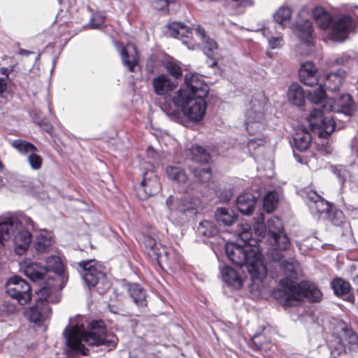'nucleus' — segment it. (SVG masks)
<instances>
[{
    "mask_svg": "<svg viewBox=\"0 0 358 358\" xmlns=\"http://www.w3.org/2000/svg\"><path fill=\"white\" fill-rule=\"evenodd\" d=\"M209 92L208 85L201 76L188 73L185 75V84L177 90L172 96L173 104L182 113L172 110L166 105L162 110L174 120H182L185 117L193 123L201 122L206 113V98Z\"/></svg>",
    "mask_w": 358,
    "mask_h": 358,
    "instance_id": "nucleus-1",
    "label": "nucleus"
},
{
    "mask_svg": "<svg viewBox=\"0 0 358 358\" xmlns=\"http://www.w3.org/2000/svg\"><path fill=\"white\" fill-rule=\"evenodd\" d=\"M238 236L244 242V245L227 243L225 246L227 255L233 264L240 266H246L252 285L256 287L257 289H259L266 275V268L259 248L250 243H248L252 237L250 226H243L241 231L238 233Z\"/></svg>",
    "mask_w": 358,
    "mask_h": 358,
    "instance_id": "nucleus-2",
    "label": "nucleus"
},
{
    "mask_svg": "<svg viewBox=\"0 0 358 358\" xmlns=\"http://www.w3.org/2000/svg\"><path fill=\"white\" fill-rule=\"evenodd\" d=\"M66 343L76 354L86 355L88 349L84 343L90 345H104L108 350L114 348L117 338L112 333L106 332L103 322L93 321L86 329L83 324L71 323L64 332Z\"/></svg>",
    "mask_w": 358,
    "mask_h": 358,
    "instance_id": "nucleus-3",
    "label": "nucleus"
},
{
    "mask_svg": "<svg viewBox=\"0 0 358 358\" xmlns=\"http://www.w3.org/2000/svg\"><path fill=\"white\" fill-rule=\"evenodd\" d=\"M298 266L297 262L294 259H291L289 262H282L280 264V269L284 275L280 279V284L284 289L281 302L285 306H295L303 296L313 302H317L322 298V294L320 290L314 284L306 281H303L299 284L295 283Z\"/></svg>",
    "mask_w": 358,
    "mask_h": 358,
    "instance_id": "nucleus-4",
    "label": "nucleus"
},
{
    "mask_svg": "<svg viewBox=\"0 0 358 358\" xmlns=\"http://www.w3.org/2000/svg\"><path fill=\"white\" fill-rule=\"evenodd\" d=\"M34 229L33 220L25 215H5L0 216V245L9 240L13 233L16 231L13 238L15 250L18 255L27 250L31 241L29 229Z\"/></svg>",
    "mask_w": 358,
    "mask_h": 358,
    "instance_id": "nucleus-5",
    "label": "nucleus"
},
{
    "mask_svg": "<svg viewBox=\"0 0 358 358\" xmlns=\"http://www.w3.org/2000/svg\"><path fill=\"white\" fill-rule=\"evenodd\" d=\"M313 16L321 29H329V38L334 41H343L355 28L351 16L343 15L332 20L329 13L320 6L313 9Z\"/></svg>",
    "mask_w": 358,
    "mask_h": 358,
    "instance_id": "nucleus-6",
    "label": "nucleus"
},
{
    "mask_svg": "<svg viewBox=\"0 0 358 358\" xmlns=\"http://www.w3.org/2000/svg\"><path fill=\"white\" fill-rule=\"evenodd\" d=\"M267 238L270 245L268 256L273 261L279 262H289L284 260L285 253L288 250L290 241L285 232L283 223L278 217L272 216L266 221Z\"/></svg>",
    "mask_w": 358,
    "mask_h": 358,
    "instance_id": "nucleus-7",
    "label": "nucleus"
},
{
    "mask_svg": "<svg viewBox=\"0 0 358 358\" xmlns=\"http://www.w3.org/2000/svg\"><path fill=\"white\" fill-rule=\"evenodd\" d=\"M322 107L323 110L319 108L312 110L308 121L313 131L317 133L321 138H327L334 132L336 123L331 116L326 115L327 111L323 105Z\"/></svg>",
    "mask_w": 358,
    "mask_h": 358,
    "instance_id": "nucleus-8",
    "label": "nucleus"
},
{
    "mask_svg": "<svg viewBox=\"0 0 358 358\" xmlns=\"http://www.w3.org/2000/svg\"><path fill=\"white\" fill-rule=\"evenodd\" d=\"M65 284L66 282L57 281L55 278H52L51 275H48L47 280L36 292V301L41 305L59 302L61 298L59 290Z\"/></svg>",
    "mask_w": 358,
    "mask_h": 358,
    "instance_id": "nucleus-9",
    "label": "nucleus"
},
{
    "mask_svg": "<svg viewBox=\"0 0 358 358\" xmlns=\"http://www.w3.org/2000/svg\"><path fill=\"white\" fill-rule=\"evenodd\" d=\"M6 291L10 297L16 299L21 305L28 303L31 299L30 285L18 276H13L8 280Z\"/></svg>",
    "mask_w": 358,
    "mask_h": 358,
    "instance_id": "nucleus-10",
    "label": "nucleus"
},
{
    "mask_svg": "<svg viewBox=\"0 0 358 358\" xmlns=\"http://www.w3.org/2000/svg\"><path fill=\"white\" fill-rule=\"evenodd\" d=\"M293 31L300 40L296 48V52L300 55H308L314 45L312 23L309 20L297 22Z\"/></svg>",
    "mask_w": 358,
    "mask_h": 358,
    "instance_id": "nucleus-11",
    "label": "nucleus"
},
{
    "mask_svg": "<svg viewBox=\"0 0 358 358\" xmlns=\"http://www.w3.org/2000/svg\"><path fill=\"white\" fill-rule=\"evenodd\" d=\"M80 267L83 268V278L85 283L89 287H94L99 282L103 284L104 288L108 289L109 283L105 282V275L103 272L102 266L94 260L82 262L79 263Z\"/></svg>",
    "mask_w": 358,
    "mask_h": 358,
    "instance_id": "nucleus-12",
    "label": "nucleus"
},
{
    "mask_svg": "<svg viewBox=\"0 0 358 358\" xmlns=\"http://www.w3.org/2000/svg\"><path fill=\"white\" fill-rule=\"evenodd\" d=\"M259 104L253 106L246 113L245 125L250 133H255L263 129L264 120V98L259 96Z\"/></svg>",
    "mask_w": 358,
    "mask_h": 358,
    "instance_id": "nucleus-13",
    "label": "nucleus"
},
{
    "mask_svg": "<svg viewBox=\"0 0 358 358\" xmlns=\"http://www.w3.org/2000/svg\"><path fill=\"white\" fill-rule=\"evenodd\" d=\"M323 107L327 111L341 113L348 116L352 115L356 109L355 101L348 94L341 95L337 101L331 98L327 99Z\"/></svg>",
    "mask_w": 358,
    "mask_h": 358,
    "instance_id": "nucleus-14",
    "label": "nucleus"
},
{
    "mask_svg": "<svg viewBox=\"0 0 358 358\" xmlns=\"http://www.w3.org/2000/svg\"><path fill=\"white\" fill-rule=\"evenodd\" d=\"M306 202L311 213L319 218L328 217V212L331 210V204L315 191L307 192Z\"/></svg>",
    "mask_w": 358,
    "mask_h": 358,
    "instance_id": "nucleus-15",
    "label": "nucleus"
},
{
    "mask_svg": "<svg viewBox=\"0 0 358 358\" xmlns=\"http://www.w3.org/2000/svg\"><path fill=\"white\" fill-rule=\"evenodd\" d=\"M159 189L160 184L157 176L152 171L145 172L138 188L137 194L141 199L145 200L157 194Z\"/></svg>",
    "mask_w": 358,
    "mask_h": 358,
    "instance_id": "nucleus-16",
    "label": "nucleus"
},
{
    "mask_svg": "<svg viewBox=\"0 0 358 358\" xmlns=\"http://www.w3.org/2000/svg\"><path fill=\"white\" fill-rule=\"evenodd\" d=\"M117 48L120 51L124 66L130 71H135L139 60L135 45L128 44L126 47H121L117 44Z\"/></svg>",
    "mask_w": 358,
    "mask_h": 358,
    "instance_id": "nucleus-17",
    "label": "nucleus"
},
{
    "mask_svg": "<svg viewBox=\"0 0 358 358\" xmlns=\"http://www.w3.org/2000/svg\"><path fill=\"white\" fill-rule=\"evenodd\" d=\"M50 313L51 309L48 305H41L37 302L36 305L30 308L26 314L30 322L40 326L45 324Z\"/></svg>",
    "mask_w": 358,
    "mask_h": 358,
    "instance_id": "nucleus-18",
    "label": "nucleus"
},
{
    "mask_svg": "<svg viewBox=\"0 0 358 358\" xmlns=\"http://www.w3.org/2000/svg\"><path fill=\"white\" fill-rule=\"evenodd\" d=\"M20 269L32 281H38L43 278L45 274L48 275L47 269L45 266H42L36 262H31L27 259L20 263Z\"/></svg>",
    "mask_w": 358,
    "mask_h": 358,
    "instance_id": "nucleus-19",
    "label": "nucleus"
},
{
    "mask_svg": "<svg viewBox=\"0 0 358 358\" xmlns=\"http://www.w3.org/2000/svg\"><path fill=\"white\" fill-rule=\"evenodd\" d=\"M166 203L170 211L185 213L189 210L196 208L199 203V201L197 199L179 200L173 196H169L166 199Z\"/></svg>",
    "mask_w": 358,
    "mask_h": 358,
    "instance_id": "nucleus-20",
    "label": "nucleus"
},
{
    "mask_svg": "<svg viewBox=\"0 0 358 358\" xmlns=\"http://www.w3.org/2000/svg\"><path fill=\"white\" fill-rule=\"evenodd\" d=\"M45 262L48 276L51 275L52 278H55L57 281L66 282L68 278L63 273V264L60 258L56 255H51L46 259Z\"/></svg>",
    "mask_w": 358,
    "mask_h": 358,
    "instance_id": "nucleus-21",
    "label": "nucleus"
},
{
    "mask_svg": "<svg viewBox=\"0 0 358 358\" xmlns=\"http://www.w3.org/2000/svg\"><path fill=\"white\" fill-rule=\"evenodd\" d=\"M299 76L301 82L311 86L317 81V69L313 62H306L301 65Z\"/></svg>",
    "mask_w": 358,
    "mask_h": 358,
    "instance_id": "nucleus-22",
    "label": "nucleus"
},
{
    "mask_svg": "<svg viewBox=\"0 0 358 358\" xmlns=\"http://www.w3.org/2000/svg\"><path fill=\"white\" fill-rule=\"evenodd\" d=\"M152 85L155 94L159 96L167 95L177 86L174 82L163 74L153 78Z\"/></svg>",
    "mask_w": 358,
    "mask_h": 358,
    "instance_id": "nucleus-23",
    "label": "nucleus"
},
{
    "mask_svg": "<svg viewBox=\"0 0 358 358\" xmlns=\"http://www.w3.org/2000/svg\"><path fill=\"white\" fill-rule=\"evenodd\" d=\"M222 276L223 280L230 287L239 289L243 284V278L235 269L224 266L222 269Z\"/></svg>",
    "mask_w": 358,
    "mask_h": 358,
    "instance_id": "nucleus-24",
    "label": "nucleus"
},
{
    "mask_svg": "<svg viewBox=\"0 0 358 358\" xmlns=\"http://www.w3.org/2000/svg\"><path fill=\"white\" fill-rule=\"evenodd\" d=\"M255 197L251 194L246 193L241 194L237 197L236 206L243 215H251L255 210Z\"/></svg>",
    "mask_w": 358,
    "mask_h": 358,
    "instance_id": "nucleus-25",
    "label": "nucleus"
},
{
    "mask_svg": "<svg viewBox=\"0 0 358 358\" xmlns=\"http://www.w3.org/2000/svg\"><path fill=\"white\" fill-rule=\"evenodd\" d=\"M167 178L176 183L185 184L188 180V176L183 168L178 164H171L166 168Z\"/></svg>",
    "mask_w": 358,
    "mask_h": 358,
    "instance_id": "nucleus-26",
    "label": "nucleus"
},
{
    "mask_svg": "<svg viewBox=\"0 0 358 358\" xmlns=\"http://www.w3.org/2000/svg\"><path fill=\"white\" fill-rule=\"evenodd\" d=\"M144 244L146 253L151 257L157 260L162 257L163 253L166 255V252L162 245L158 243L156 240L151 236H145Z\"/></svg>",
    "mask_w": 358,
    "mask_h": 358,
    "instance_id": "nucleus-27",
    "label": "nucleus"
},
{
    "mask_svg": "<svg viewBox=\"0 0 358 358\" xmlns=\"http://www.w3.org/2000/svg\"><path fill=\"white\" fill-rule=\"evenodd\" d=\"M346 73L343 70H338L334 73H329L325 79L324 85L331 91H336L340 89L344 83Z\"/></svg>",
    "mask_w": 358,
    "mask_h": 358,
    "instance_id": "nucleus-28",
    "label": "nucleus"
},
{
    "mask_svg": "<svg viewBox=\"0 0 358 358\" xmlns=\"http://www.w3.org/2000/svg\"><path fill=\"white\" fill-rule=\"evenodd\" d=\"M287 98L289 101L297 106L304 104L305 94L301 86L297 83H292L288 89Z\"/></svg>",
    "mask_w": 358,
    "mask_h": 358,
    "instance_id": "nucleus-29",
    "label": "nucleus"
},
{
    "mask_svg": "<svg viewBox=\"0 0 358 358\" xmlns=\"http://www.w3.org/2000/svg\"><path fill=\"white\" fill-rule=\"evenodd\" d=\"M195 31L197 36L202 41L203 46L205 50L209 52H213L217 49L218 45L216 41L208 36L206 31L200 25H194L192 28Z\"/></svg>",
    "mask_w": 358,
    "mask_h": 358,
    "instance_id": "nucleus-30",
    "label": "nucleus"
},
{
    "mask_svg": "<svg viewBox=\"0 0 358 358\" xmlns=\"http://www.w3.org/2000/svg\"><path fill=\"white\" fill-rule=\"evenodd\" d=\"M215 218L219 223L230 226L235 222L236 215L234 211L230 208H220L216 210Z\"/></svg>",
    "mask_w": 358,
    "mask_h": 358,
    "instance_id": "nucleus-31",
    "label": "nucleus"
},
{
    "mask_svg": "<svg viewBox=\"0 0 358 358\" xmlns=\"http://www.w3.org/2000/svg\"><path fill=\"white\" fill-rule=\"evenodd\" d=\"M169 34L174 38L183 40L184 38H189L192 34L190 29L180 22H173L168 26Z\"/></svg>",
    "mask_w": 358,
    "mask_h": 358,
    "instance_id": "nucleus-32",
    "label": "nucleus"
},
{
    "mask_svg": "<svg viewBox=\"0 0 358 358\" xmlns=\"http://www.w3.org/2000/svg\"><path fill=\"white\" fill-rule=\"evenodd\" d=\"M295 148L299 151H306L311 143V136L307 131L301 129L294 137Z\"/></svg>",
    "mask_w": 358,
    "mask_h": 358,
    "instance_id": "nucleus-33",
    "label": "nucleus"
},
{
    "mask_svg": "<svg viewBox=\"0 0 358 358\" xmlns=\"http://www.w3.org/2000/svg\"><path fill=\"white\" fill-rule=\"evenodd\" d=\"M51 236L45 232H41L36 238L34 247L38 252H45L52 245Z\"/></svg>",
    "mask_w": 358,
    "mask_h": 358,
    "instance_id": "nucleus-34",
    "label": "nucleus"
},
{
    "mask_svg": "<svg viewBox=\"0 0 358 358\" xmlns=\"http://www.w3.org/2000/svg\"><path fill=\"white\" fill-rule=\"evenodd\" d=\"M128 292L136 304L138 306L145 305V291L139 285H130Z\"/></svg>",
    "mask_w": 358,
    "mask_h": 358,
    "instance_id": "nucleus-35",
    "label": "nucleus"
},
{
    "mask_svg": "<svg viewBox=\"0 0 358 358\" xmlns=\"http://www.w3.org/2000/svg\"><path fill=\"white\" fill-rule=\"evenodd\" d=\"M199 234L204 236H213L218 233V229L216 225L210 220H203L199 223L197 228Z\"/></svg>",
    "mask_w": 358,
    "mask_h": 358,
    "instance_id": "nucleus-36",
    "label": "nucleus"
},
{
    "mask_svg": "<svg viewBox=\"0 0 358 358\" xmlns=\"http://www.w3.org/2000/svg\"><path fill=\"white\" fill-rule=\"evenodd\" d=\"M308 100L315 104L324 105L325 103V91L322 85L311 90L308 94Z\"/></svg>",
    "mask_w": 358,
    "mask_h": 358,
    "instance_id": "nucleus-37",
    "label": "nucleus"
},
{
    "mask_svg": "<svg viewBox=\"0 0 358 358\" xmlns=\"http://www.w3.org/2000/svg\"><path fill=\"white\" fill-rule=\"evenodd\" d=\"M292 15V11L289 8L280 7L273 15L275 21L284 28L286 23L289 20Z\"/></svg>",
    "mask_w": 358,
    "mask_h": 358,
    "instance_id": "nucleus-38",
    "label": "nucleus"
},
{
    "mask_svg": "<svg viewBox=\"0 0 358 358\" xmlns=\"http://www.w3.org/2000/svg\"><path fill=\"white\" fill-rule=\"evenodd\" d=\"M279 197L277 192L272 191L266 194L264 199L263 206L267 213L273 212L278 206Z\"/></svg>",
    "mask_w": 358,
    "mask_h": 358,
    "instance_id": "nucleus-39",
    "label": "nucleus"
},
{
    "mask_svg": "<svg viewBox=\"0 0 358 358\" xmlns=\"http://www.w3.org/2000/svg\"><path fill=\"white\" fill-rule=\"evenodd\" d=\"M189 151L194 161L199 163H206L208 162L209 155L202 147L195 145L189 149Z\"/></svg>",
    "mask_w": 358,
    "mask_h": 358,
    "instance_id": "nucleus-40",
    "label": "nucleus"
},
{
    "mask_svg": "<svg viewBox=\"0 0 358 358\" xmlns=\"http://www.w3.org/2000/svg\"><path fill=\"white\" fill-rule=\"evenodd\" d=\"M12 145L21 154H27L29 155L32 152H37L36 147L26 141L15 140L12 143Z\"/></svg>",
    "mask_w": 358,
    "mask_h": 358,
    "instance_id": "nucleus-41",
    "label": "nucleus"
},
{
    "mask_svg": "<svg viewBox=\"0 0 358 358\" xmlns=\"http://www.w3.org/2000/svg\"><path fill=\"white\" fill-rule=\"evenodd\" d=\"M331 287L336 295H343L348 293L350 289L349 282L341 278L335 279L331 282Z\"/></svg>",
    "mask_w": 358,
    "mask_h": 358,
    "instance_id": "nucleus-42",
    "label": "nucleus"
},
{
    "mask_svg": "<svg viewBox=\"0 0 358 358\" xmlns=\"http://www.w3.org/2000/svg\"><path fill=\"white\" fill-rule=\"evenodd\" d=\"M252 341L256 348L262 349L265 351L269 350L271 346V341L267 340L265 336L263 334H257L254 336Z\"/></svg>",
    "mask_w": 358,
    "mask_h": 358,
    "instance_id": "nucleus-43",
    "label": "nucleus"
},
{
    "mask_svg": "<svg viewBox=\"0 0 358 358\" xmlns=\"http://www.w3.org/2000/svg\"><path fill=\"white\" fill-rule=\"evenodd\" d=\"M193 173L200 182H208L211 179V170L209 168L194 169Z\"/></svg>",
    "mask_w": 358,
    "mask_h": 358,
    "instance_id": "nucleus-44",
    "label": "nucleus"
},
{
    "mask_svg": "<svg viewBox=\"0 0 358 358\" xmlns=\"http://www.w3.org/2000/svg\"><path fill=\"white\" fill-rule=\"evenodd\" d=\"M264 35L268 38V45L271 48L275 49L280 48L282 45V38L280 36H271V31L269 30V29H264Z\"/></svg>",
    "mask_w": 358,
    "mask_h": 358,
    "instance_id": "nucleus-45",
    "label": "nucleus"
},
{
    "mask_svg": "<svg viewBox=\"0 0 358 358\" xmlns=\"http://www.w3.org/2000/svg\"><path fill=\"white\" fill-rule=\"evenodd\" d=\"M264 215L261 213L256 219L254 230L255 234L258 236V238H263L266 234V224L265 225L264 223Z\"/></svg>",
    "mask_w": 358,
    "mask_h": 358,
    "instance_id": "nucleus-46",
    "label": "nucleus"
},
{
    "mask_svg": "<svg viewBox=\"0 0 358 358\" xmlns=\"http://www.w3.org/2000/svg\"><path fill=\"white\" fill-rule=\"evenodd\" d=\"M323 219L329 220L333 224L339 226L342 224L345 220L344 215L341 210H334L331 213V210L328 212V217Z\"/></svg>",
    "mask_w": 358,
    "mask_h": 358,
    "instance_id": "nucleus-47",
    "label": "nucleus"
},
{
    "mask_svg": "<svg viewBox=\"0 0 358 358\" xmlns=\"http://www.w3.org/2000/svg\"><path fill=\"white\" fill-rule=\"evenodd\" d=\"M28 162L31 169L38 170L42 165V158L36 154V152H32L28 155Z\"/></svg>",
    "mask_w": 358,
    "mask_h": 358,
    "instance_id": "nucleus-48",
    "label": "nucleus"
},
{
    "mask_svg": "<svg viewBox=\"0 0 358 358\" xmlns=\"http://www.w3.org/2000/svg\"><path fill=\"white\" fill-rule=\"evenodd\" d=\"M166 70L174 77L178 78L180 77L182 74V71L180 67L173 62H167L166 63Z\"/></svg>",
    "mask_w": 358,
    "mask_h": 358,
    "instance_id": "nucleus-49",
    "label": "nucleus"
},
{
    "mask_svg": "<svg viewBox=\"0 0 358 358\" xmlns=\"http://www.w3.org/2000/svg\"><path fill=\"white\" fill-rule=\"evenodd\" d=\"M265 140L262 138L250 139L248 143V150L252 153V152H255L257 148L263 146L265 144Z\"/></svg>",
    "mask_w": 358,
    "mask_h": 358,
    "instance_id": "nucleus-50",
    "label": "nucleus"
},
{
    "mask_svg": "<svg viewBox=\"0 0 358 358\" xmlns=\"http://www.w3.org/2000/svg\"><path fill=\"white\" fill-rule=\"evenodd\" d=\"M347 335L349 336V343L351 344L350 349L356 351L358 350V337L354 334L352 330H348L346 331Z\"/></svg>",
    "mask_w": 358,
    "mask_h": 358,
    "instance_id": "nucleus-51",
    "label": "nucleus"
},
{
    "mask_svg": "<svg viewBox=\"0 0 358 358\" xmlns=\"http://www.w3.org/2000/svg\"><path fill=\"white\" fill-rule=\"evenodd\" d=\"M105 18L103 15L99 14H95L93 15L90 25L92 28H99L104 22Z\"/></svg>",
    "mask_w": 358,
    "mask_h": 358,
    "instance_id": "nucleus-52",
    "label": "nucleus"
},
{
    "mask_svg": "<svg viewBox=\"0 0 358 358\" xmlns=\"http://www.w3.org/2000/svg\"><path fill=\"white\" fill-rule=\"evenodd\" d=\"M351 59V57L348 53H342L338 55L335 59L334 64L338 65H342L348 63Z\"/></svg>",
    "mask_w": 358,
    "mask_h": 358,
    "instance_id": "nucleus-53",
    "label": "nucleus"
},
{
    "mask_svg": "<svg viewBox=\"0 0 358 358\" xmlns=\"http://www.w3.org/2000/svg\"><path fill=\"white\" fill-rule=\"evenodd\" d=\"M169 4V0H154L153 6L157 10H162Z\"/></svg>",
    "mask_w": 358,
    "mask_h": 358,
    "instance_id": "nucleus-54",
    "label": "nucleus"
},
{
    "mask_svg": "<svg viewBox=\"0 0 358 358\" xmlns=\"http://www.w3.org/2000/svg\"><path fill=\"white\" fill-rule=\"evenodd\" d=\"M6 87L7 84L6 81L3 79L0 78V94L3 93L6 90Z\"/></svg>",
    "mask_w": 358,
    "mask_h": 358,
    "instance_id": "nucleus-55",
    "label": "nucleus"
},
{
    "mask_svg": "<svg viewBox=\"0 0 358 358\" xmlns=\"http://www.w3.org/2000/svg\"><path fill=\"white\" fill-rule=\"evenodd\" d=\"M352 13L355 17H358V6H355L352 10Z\"/></svg>",
    "mask_w": 358,
    "mask_h": 358,
    "instance_id": "nucleus-56",
    "label": "nucleus"
},
{
    "mask_svg": "<svg viewBox=\"0 0 358 358\" xmlns=\"http://www.w3.org/2000/svg\"><path fill=\"white\" fill-rule=\"evenodd\" d=\"M154 152H154V150H153L152 148H149V149L148 150V155H150V156H151L152 157H154Z\"/></svg>",
    "mask_w": 358,
    "mask_h": 358,
    "instance_id": "nucleus-57",
    "label": "nucleus"
},
{
    "mask_svg": "<svg viewBox=\"0 0 358 358\" xmlns=\"http://www.w3.org/2000/svg\"><path fill=\"white\" fill-rule=\"evenodd\" d=\"M6 71H7V69H5V68H1V69H0V73H1V74H5V73H6Z\"/></svg>",
    "mask_w": 358,
    "mask_h": 358,
    "instance_id": "nucleus-58",
    "label": "nucleus"
},
{
    "mask_svg": "<svg viewBox=\"0 0 358 358\" xmlns=\"http://www.w3.org/2000/svg\"><path fill=\"white\" fill-rule=\"evenodd\" d=\"M188 48H189V49H192V50H193V49H195L196 45H188Z\"/></svg>",
    "mask_w": 358,
    "mask_h": 358,
    "instance_id": "nucleus-59",
    "label": "nucleus"
},
{
    "mask_svg": "<svg viewBox=\"0 0 358 358\" xmlns=\"http://www.w3.org/2000/svg\"><path fill=\"white\" fill-rule=\"evenodd\" d=\"M183 43L187 44V41L183 40Z\"/></svg>",
    "mask_w": 358,
    "mask_h": 358,
    "instance_id": "nucleus-60",
    "label": "nucleus"
}]
</instances>
